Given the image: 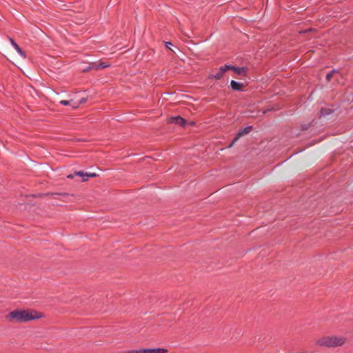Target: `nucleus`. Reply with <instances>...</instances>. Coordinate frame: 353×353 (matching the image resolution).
I'll list each match as a JSON object with an SVG mask.
<instances>
[{
	"mask_svg": "<svg viewBox=\"0 0 353 353\" xmlns=\"http://www.w3.org/2000/svg\"><path fill=\"white\" fill-rule=\"evenodd\" d=\"M41 317V315L36 311L17 309L8 314L6 319L10 323H26Z\"/></svg>",
	"mask_w": 353,
	"mask_h": 353,
	"instance_id": "f257e3e1",
	"label": "nucleus"
},
{
	"mask_svg": "<svg viewBox=\"0 0 353 353\" xmlns=\"http://www.w3.org/2000/svg\"><path fill=\"white\" fill-rule=\"evenodd\" d=\"M345 341V338L343 336H323L316 341V344L328 347H337L343 345Z\"/></svg>",
	"mask_w": 353,
	"mask_h": 353,
	"instance_id": "f03ea898",
	"label": "nucleus"
},
{
	"mask_svg": "<svg viewBox=\"0 0 353 353\" xmlns=\"http://www.w3.org/2000/svg\"><path fill=\"white\" fill-rule=\"evenodd\" d=\"M169 123H175L181 127H185L187 123V121L180 116L171 117L168 119Z\"/></svg>",
	"mask_w": 353,
	"mask_h": 353,
	"instance_id": "7ed1b4c3",
	"label": "nucleus"
},
{
	"mask_svg": "<svg viewBox=\"0 0 353 353\" xmlns=\"http://www.w3.org/2000/svg\"><path fill=\"white\" fill-rule=\"evenodd\" d=\"M252 129H253V127L252 125H248V126L240 130L234 137V141H237L243 136L249 134L252 131Z\"/></svg>",
	"mask_w": 353,
	"mask_h": 353,
	"instance_id": "20e7f679",
	"label": "nucleus"
},
{
	"mask_svg": "<svg viewBox=\"0 0 353 353\" xmlns=\"http://www.w3.org/2000/svg\"><path fill=\"white\" fill-rule=\"evenodd\" d=\"M109 64H106L104 62H100L99 63L97 62H92L88 65V69L90 70H99L101 69L106 68L109 66Z\"/></svg>",
	"mask_w": 353,
	"mask_h": 353,
	"instance_id": "39448f33",
	"label": "nucleus"
},
{
	"mask_svg": "<svg viewBox=\"0 0 353 353\" xmlns=\"http://www.w3.org/2000/svg\"><path fill=\"white\" fill-rule=\"evenodd\" d=\"M168 352L167 349L164 348H149V349H142V353H166Z\"/></svg>",
	"mask_w": 353,
	"mask_h": 353,
	"instance_id": "423d86ee",
	"label": "nucleus"
},
{
	"mask_svg": "<svg viewBox=\"0 0 353 353\" xmlns=\"http://www.w3.org/2000/svg\"><path fill=\"white\" fill-rule=\"evenodd\" d=\"M232 70L237 75L246 76L248 70V68L247 67L239 68V67L234 66Z\"/></svg>",
	"mask_w": 353,
	"mask_h": 353,
	"instance_id": "0eeeda50",
	"label": "nucleus"
},
{
	"mask_svg": "<svg viewBox=\"0 0 353 353\" xmlns=\"http://www.w3.org/2000/svg\"><path fill=\"white\" fill-rule=\"evenodd\" d=\"M230 87L233 90L241 91L244 85L242 83L232 80L230 82Z\"/></svg>",
	"mask_w": 353,
	"mask_h": 353,
	"instance_id": "6e6552de",
	"label": "nucleus"
},
{
	"mask_svg": "<svg viewBox=\"0 0 353 353\" xmlns=\"http://www.w3.org/2000/svg\"><path fill=\"white\" fill-rule=\"evenodd\" d=\"M224 74V70L219 68L214 74H210L208 78L209 79H214L216 80H219L223 77Z\"/></svg>",
	"mask_w": 353,
	"mask_h": 353,
	"instance_id": "1a4fd4ad",
	"label": "nucleus"
},
{
	"mask_svg": "<svg viewBox=\"0 0 353 353\" xmlns=\"http://www.w3.org/2000/svg\"><path fill=\"white\" fill-rule=\"evenodd\" d=\"M332 80H333L332 84L334 85L343 83V77L339 71V75H334Z\"/></svg>",
	"mask_w": 353,
	"mask_h": 353,
	"instance_id": "9d476101",
	"label": "nucleus"
},
{
	"mask_svg": "<svg viewBox=\"0 0 353 353\" xmlns=\"http://www.w3.org/2000/svg\"><path fill=\"white\" fill-rule=\"evenodd\" d=\"M75 176H86V177H96L97 174L94 172H87L83 171H78L74 172Z\"/></svg>",
	"mask_w": 353,
	"mask_h": 353,
	"instance_id": "9b49d317",
	"label": "nucleus"
},
{
	"mask_svg": "<svg viewBox=\"0 0 353 353\" xmlns=\"http://www.w3.org/2000/svg\"><path fill=\"white\" fill-rule=\"evenodd\" d=\"M10 42L13 47L15 48V50L19 53V54L23 57H26L25 52L21 49V48L18 46V44L11 38H10Z\"/></svg>",
	"mask_w": 353,
	"mask_h": 353,
	"instance_id": "f8f14e48",
	"label": "nucleus"
},
{
	"mask_svg": "<svg viewBox=\"0 0 353 353\" xmlns=\"http://www.w3.org/2000/svg\"><path fill=\"white\" fill-rule=\"evenodd\" d=\"M333 112V110L330 108H322L319 112V117H325Z\"/></svg>",
	"mask_w": 353,
	"mask_h": 353,
	"instance_id": "ddd939ff",
	"label": "nucleus"
},
{
	"mask_svg": "<svg viewBox=\"0 0 353 353\" xmlns=\"http://www.w3.org/2000/svg\"><path fill=\"white\" fill-rule=\"evenodd\" d=\"M334 75H339V70H332L330 72L326 74L325 79L327 82H330L332 80Z\"/></svg>",
	"mask_w": 353,
	"mask_h": 353,
	"instance_id": "4468645a",
	"label": "nucleus"
},
{
	"mask_svg": "<svg viewBox=\"0 0 353 353\" xmlns=\"http://www.w3.org/2000/svg\"><path fill=\"white\" fill-rule=\"evenodd\" d=\"M233 67H234V65L225 64L224 66L221 67L220 68L221 69H223L224 70V72H225L227 70H233Z\"/></svg>",
	"mask_w": 353,
	"mask_h": 353,
	"instance_id": "2eb2a0df",
	"label": "nucleus"
},
{
	"mask_svg": "<svg viewBox=\"0 0 353 353\" xmlns=\"http://www.w3.org/2000/svg\"><path fill=\"white\" fill-rule=\"evenodd\" d=\"M124 353H142V349L128 350V351L125 352Z\"/></svg>",
	"mask_w": 353,
	"mask_h": 353,
	"instance_id": "dca6fc26",
	"label": "nucleus"
},
{
	"mask_svg": "<svg viewBox=\"0 0 353 353\" xmlns=\"http://www.w3.org/2000/svg\"><path fill=\"white\" fill-rule=\"evenodd\" d=\"M311 126L310 123L301 125V130H307Z\"/></svg>",
	"mask_w": 353,
	"mask_h": 353,
	"instance_id": "f3484780",
	"label": "nucleus"
},
{
	"mask_svg": "<svg viewBox=\"0 0 353 353\" xmlns=\"http://www.w3.org/2000/svg\"><path fill=\"white\" fill-rule=\"evenodd\" d=\"M60 103L63 105H70V101L62 100L60 101Z\"/></svg>",
	"mask_w": 353,
	"mask_h": 353,
	"instance_id": "a211bd4d",
	"label": "nucleus"
},
{
	"mask_svg": "<svg viewBox=\"0 0 353 353\" xmlns=\"http://www.w3.org/2000/svg\"><path fill=\"white\" fill-rule=\"evenodd\" d=\"M86 101H87V98H82V99H81L80 101H79V103L76 106H74V108L78 107V105H80V104L84 103Z\"/></svg>",
	"mask_w": 353,
	"mask_h": 353,
	"instance_id": "6ab92c4d",
	"label": "nucleus"
},
{
	"mask_svg": "<svg viewBox=\"0 0 353 353\" xmlns=\"http://www.w3.org/2000/svg\"><path fill=\"white\" fill-rule=\"evenodd\" d=\"M165 47L168 49H170V46H172V44L170 42H165Z\"/></svg>",
	"mask_w": 353,
	"mask_h": 353,
	"instance_id": "aec40b11",
	"label": "nucleus"
},
{
	"mask_svg": "<svg viewBox=\"0 0 353 353\" xmlns=\"http://www.w3.org/2000/svg\"><path fill=\"white\" fill-rule=\"evenodd\" d=\"M236 141H234V138L233 139V140L232 141V142L230 143V145H228V148H231L233 146V145L236 143Z\"/></svg>",
	"mask_w": 353,
	"mask_h": 353,
	"instance_id": "412c9836",
	"label": "nucleus"
},
{
	"mask_svg": "<svg viewBox=\"0 0 353 353\" xmlns=\"http://www.w3.org/2000/svg\"><path fill=\"white\" fill-rule=\"evenodd\" d=\"M81 178H82L81 181L85 182V181H87L90 177L81 176Z\"/></svg>",
	"mask_w": 353,
	"mask_h": 353,
	"instance_id": "4be33fe9",
	"label": "nucleus"
},
{
	"mask_svg": "<svg viewBox=\"0 0 353 353\" xmlns=\"http://www.w3.org/2000/svg\"><path fill=\"white\" fill-rule=\"evenodd\" d=\"M75 176L74 173V174H70L67 176V178L68 179H73L74 176Z\"/></svg>",
	"mask_w": 353,
	"mask_h": 353,
	"instance_id": "5701e85b",
	"label": "nucleus"
},
{
	"mask_svg": "<svg viewBox=\"0 0 353 353\" xmlns=\"http://www.w3.org/2000/svg\"><path fill=\"white\" fill-rule=\"evenodd\" d=\"M89 70H91L90 69H88V66L86 68L83 69V72H88Z\"/></svg>",
	"mask_w": 353,
	"mask_h": 353,
	"instance_id": "b1692460",
	"label": "nucleus"
},
{
	"mask_svg": "<svg viewBox=\"0 0 353 353\" xmlns=\"http://www.w3.org/2000/svg\"><path fill=\"white\" fill-rule=\"evenodd\" d=\"M195 124V123L194 121H190V125H194Z\"/></svg>",
	"mask_w": 353,
	"mask_h": 353,
	"instance_id": "393cba45",
	"label": "nucleus"
},
{
	"mask_svg": "<svg viewBox=\"0 0 353 353\" xmlns=\"http://www.w3.org/2000/svg\"><path fill=\"white\" fill-rule=\"evenodd\" d=\"M268 111H269V110H267L264 111L263 114H265Z\"/></svg>",
	"mask_w": 353,
	"mask_h": 353,
	"instance_id": "a878e982",
	"label": "nucleus"
}]
</instances>
